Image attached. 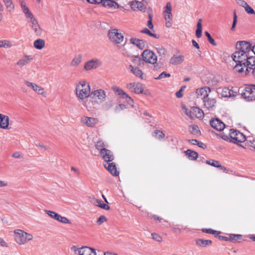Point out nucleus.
Here are the masks:
<instances>
[{
	"instance_id": "obj_41",
	"label": "nucleus",
	"mask_w": 255,
	"mask_h": 255,
	"mask_svg": "<svg viewBox=\"0 0 255 255\" xmlns=\"http://www.w3.org/2000/svg\"><path fill=\"white\" fill-rule=\"evenodd\" d=\"M140 32L142 33L146 34H147V35H149L150 36L153 37H154L155 38H157L158 39V38H159V35L152 33L147 28H144L143 29H142L140 31Z\"/></svg>"
},
{
	"instance_id": "obj_18",
	"label": "nucleus",
	"mask_w": 255,
	"mask_h": 255,
	"mask_svg": "<svg viewBox=\"0 0 255 255\" xmlns=\"http://www.w3.org/2000/svg\"><path fill=\"white\" fill-rule=\"evenodd\" d=\"M184 59V57L183 55L175 54L170 59L169 62L171 64L173 65H177L181 64Z\"/></svg>"
},
{
	"instance_id": "obj_36",
	"label": "nucleus",
	"mask_w": 255,
	"mask_h": 255,
	"mask_svg": "<svg viewBox=\"0 0 255 255\" xmlns=\"http://www.w3.org/2000/svg\"><path fill=\"white\" fill-rule=\"evenodd\" d=\"M5 7L9 12L13 11L14 9V5L12 0H2Z\"/></svg>"
},
{
	"instance_id": "obj_25",
	"label": "nucleus",
	"mask_w": 255,
	"mask_h": 255,
	"mask_svg": "<svg viewBox=\"0 0 255 255\" xmlns=\"http://www.w3.org/2000/svg\"><path fill=\"white\" fill-rule=\"evenodd\" d=\"M128 69L136 77L143 79V73L141 70H140L137 67H134L131 65H130L128 67Z\"/></svg>"
},
{
	"instance_id": "obj_13",
	"label": "nucleus",
	"mask_w": 255,
	"mask_h": 255,
	"mask_svg": "<svg viewBox=\"0 0 255 255\" xmlns=\"http://www.w3.org/2000/svg\"><path fill=\"white\" fill-rule=\"evenodd\" d=\"M100 155L106 163L112 161L114 159V156L112 152L106 148L101 149Z\"/></svg>"
},
{
	"instance_id": "obj_23",
	"label": "nucleus",
	"mask_w": 255,
	"mask_h": 255,
	"mask_svg": "<svg viewBox=\"0 0 255 255\" xmlns=\"http://www.w3.org/2000/svg\"><path fill=\"white\" fill-rule=\"evenodd\" d=\"M131 44L136 46L139 49L142 50L145 47V43L142 39L131 37L129 39Z\"/></svg>"
},
{
	"instance_id": "obj_49",
	"label": "nucleus",
	"mask_w": 255,
	"mask_h": 255,
	"mask_svg": "<svg viewBox=\"0 0 255 255\" xmlns=\"http://www.w3.org/2000/svg\"><path fill=\"white\" fill-rule=\"evenodd\" d=\"M154 136L158 139H162L164 137V134L159 130H156L154 132Z\"/></svg>"
},
{
	"instance_id": "obj_9",
	"label": "nucleus",
	"mask_w": 255,
	"mask_h": 255,
	"mask_svg": "<svg viewBox=\"0 0 255 255\" xmlns=\"http://www.w3.org/2000/svg\"><path fill=\"white\" fill-rule=\"evenodd\" d=\"M102 64V62L101 60L93 58L85 63L84 68L87 71H89L100 67Z\"/></svg>"
},
{
	"instance_id": "obj_44",
	"label": "nucleus",
	"mask_w": 255,
	"mask_h": 255,
	"mask_svg": "<svg viewBox=\"0 0 255 255\" xmlns=\"http://www.w3.org/2000/svg\"><path fill=\"white\" fill-rule=\"evenodd\" d=\"M12 46L10 41L8 40H0V47L8 48Z\"/></svg>"
},
{
	"instance_id": "obj_21",
	"label": "nucleus",
	"mask_w": 255,
	"mask_h": 255,
	"mask_svg": "<svg viewBox=\"0 0 255 255\" xmlns=\"http://www.w3.org/2000/svg\"><path fill=\"white\" fill-rule=\"evenodd\" d=\"M24 83L29 87L31 88L34 91L39 94L42 95L44 93V89L35 83L25 81Z\"/></svg>"
},
{
	"instance_id": "obj_39",
	"label": "nucleus",
	"mask_w": 255,
	"mask_h": 255,
	"mask_svg": "<svg viewBox=\"0 0 255 255\" xmlns=\"http://www.w3.org/2000/svg\"><path fill=\"white\" fill-rule=\"evenodd\" d=\"M131 61L133 63L138 66H142L144 64L143 59H141L138 55L132 56L131 57Z\"/></svg>"
},
{
	"instance_id": "obj_19",
	"label": "nucleus",
	"mask_w": 255,
	"mask_h": 255,
	"mask_svg": "<svg viewBox=\"0 0 255 255\" xmlns=\"http://www.w3.org/2000/svg\"><path fill=\"white\" fill-rule=\"evenodd\" d=\"M172 6L170 2L166 3L165 7V10L163 12L164 17L165 20H172L173 15L172 14Z\"/></svg>"
},
{
	"instance_id": "obj_46",
	"label": "nucleus",
	"mask_w": 255,
	"mask_h": 255,
	"mask_svg": "<svg viewBox=\"0 0 255 255\" xmlns=\"http://www.w3.org/2000/svg\"><path fill=\"white\" fill-rule=\"evenodd\" d=\"M22 11H23V13H24L25 17L27 18H32V16H33V14L30 11L28 7L27 6H26L24 8H23Z\"/></svg>"
},
{
	"instance_id": "obj_26",
	"label": "nucleus",
	"mask_w": 255,
	"mask_h": 255,
	"mask_svg": "<svg viewBox=\"0 0 255 255\" xmlns=\"http://www.w3.org/2000/svg\"><path fill=\"white\" fill-rule=\"evenodd\" d=\"M8 125V117L0 114V128L2 129H7Z\"/></svg>"
},
{
	"instance_id": "obj_15",
	"label": "nucleus",
	"mask_w": 255,
	"mask_h": 255,
	"mask_svg": "<svg viewBox=\"0 0 255 255\" xmlns=\"http://www.w3.org/2000/svg\"><path fill=\"white\" fill-rule=\"evenodd\" d=\"M28 22L30 27L34 30V33L37 35H40L41 34V29L36 19L33 16L32 18H29Z\"/></svg>"
},
{
	"instance_id": "obj_47",
	"label": "nucleus",
	"mask_w": 255,
	"mask_h": 255,
	"mask_svg": "<svg viewBox=\"0 0 255 255\" xmlns=\"http://www.w3.org/2000/svg\"><path fill=\"white\" fill-rule=\"evenodd\" d=\"M205 35L207 36L208 40L211 44L214 46L217 45L215 40L211 37L210 34L208 31L205 32Z\"/></svg>"
},
{
	"instance_id": "obj_40",
	"label": "nucleus",
	"mask_w": 255,
	"mask_h": 255,
	"mask_svg": "<svg viewBox=\"0 0 255 255\" xmlns=\"http://www.w3.org/2000/svg\"><path fill=\"white\" fill-rule=\"evenodd\" d=\"M202 19H199L197 24V29L196 30V36L197 38H200L202 36Z\"/></svg>"
},
{
	"instance_id": "obj_53",
	"label": "nucleus",
	"mask_w": 255,
	"mask_h": 255,
	"mask_svg": "<svg viewBox=\"0 0 255 255\" xmlns=\"http://www.w3.org/2000/svg\"><path fill=\"white\" fill-rule=\"evenodd\" d=\"M151 236L153 240H154L158 242H161L162 241L161 237L156 233H152Z\"/></svg>"
},
{
	"instance_id": "obj_48",
	"label": "nucleus",
	"mask_w": 255,
	"mask_h": 255,
	"mask_svg": "<svg viewBox=\"0 0 255 255\" xmlns=\"http://www.w3.org/2000/svg\"><path fill=\"white\" fill-rule=\"evenodd\" d=\"M190 128L191 129L190 132L192 134H196L199 132V128L197 125H192L189 126Z\"/></svg>"
},
{
	"instance_id": "obj_12",
	"label": "nucleus",
	"mask_w": 255,
	"mask_h": 255,
	"mask_svg": "<svg viewBox=\"0 0 255 255\" xmlns=\"http://www.w3.org/2000/svg\"><path fill=\"white\" fill-rule=\"evenodd\" d=\"M127 88L135 94H142L143 91V85L139 83H129L127 84Z\"/></svg>"
},
{
	"instance_id": "obj_37",
	"label": "nucleus",
	"mask_w": 255,
	"mask_h": 255,
	"mask_svg": "<svg viewBox=\"0 0 255 255\" xmlns=\"http://www.w3.org/2000/svg\"><path fill=\"white\" fill-rule=\"evenodd\" d=\"M45 41L42 39H38L33 43L34 47L38 50L42 49L45 46Z\"/></svg>"
},
{
	"instance_id": "obj_38",
	"label": "nucleus",
	"mask_w": 255,
	"mask_h": 255,
	"mask_svg": "<svg viewBox=\"0 0 255 255\" xmlns=\"http://www.w3.org/2000/svg\"><path fill=\"white\" fill-rule=\"evenodd\" d=\"M82 61V55L78 54L76 55L73 59L72 60L70 65L73 67H77L81 62Z\"/></svg>"
},
{
	"instance_id": "obj_34",
	"label": "nucleus",
	"mask_w": 255,
	"mask_h": 255,
	"mask_svg": "<svg viewBox=\"0 0 255 255\" xmlns=\"http://www.w3.org/2000/svg\"><path fill=\"white\" fill-rule=\"evenodd\" d=\"M32 60V58L29 56H25L23 58L20 59L18 62L17 65L20 67H22L28 63H29Z\"/></svg>"
},
{
	"instance_id": "obj_6",
	"label": "nucleus",
	"mask_w": 255,
	"mask_h": 255,
	"mask_svg": "<svg viewBox=\"0 0 255 255\" xmlns=\"http://www.w3.org/2000/svg\"><path fill=\"white\" fill-rule=\"evenodd\" d=\"M108 37L111 42L117 45L121 44L124 39L123 34L119 32V30L115 28L109 30Z\"/></svg>"
},
{
	"instance_id": "obj_17",
	"label": "nucleus",
	"mask_w": 255,
	"mask_h": 255,
	"mask_svg": "<svg viewBox=\"0 0 255 255\" xmlns=\"http://www.w3.org/2000/svg\"><path fill=\"white\" fill-rule=\"evenodd\" d=\"M78 253L80 255H97L95 249L86 246L79 248Z\"/></svg>"
},
{
	"instance_id": "obj_58",
	"label": "nucleus",
	"mask_w": 255,
	"mask_h": 255,
	"mask_svg": "<svg viewBox=\"0 0 255 255\" xmlns=\"http://www.w3.org/2000/svg\"><path fill=\"white\" fill-rule=\"evenodd\" d=\"M0 245L4 247H8V244L4 241L2 238H0Z\"/></svg>"
},
{
	"instance_id": "obj_1",
	"label": "nucleus",
	"mask_w": 255,
	"mask_h": 255,
	"mask_svg": "<svg viewBox=\"0 0 255 255\" xmlns=\"http://www.w3.org/2000/svg\"><path fill=\"white\" fill-rule=\"evenodd\" d=\"M237 51L232 55L236 62L234 70L239 73L246 75L252 70V73L255 77V45L248 41H239L236 44Z\"/></svg>"
},
{
	"instance_id": "obj_59",
	"label": "nucleus",
	"mask_w": 255,
	"mask_h": 255,
	"mask_svg": "<svg viewBox=\"0 0 255 255\" xmlns=\"http://www.w3.org/2000/svg\"><path fill=\"white\" fill-rule=\"evenodd\" d=\"M187 141L192 144H193V145H197L198 144V140H197V139H187Z\"/></svg>"
},
{
	"instance_id": "obj_57",
	"label": "nucleus",
	"mask_w": 255,
	"mask_h": 255,
	"mask_svg": "<svg viewBox=\"0 0 255 255\" xmlns=\"http://www.w3.org/2000/svg\"><path fill=\"white\" fill-rule=\"evenodd\" d=\"M88 2L92 4H100L102 0H86Z\"/></svg>"
},
{
	"instance_id": "obj_64",
	"label": "nucleus",
	"mask_w": 255,
	"mask_h": 255,
	"mask_svg": "<svg viewBox=\"0 0 255 255\" xmlns=\"http://www.w3.org/2000/svg\"><path fill=\"white\" fill-rule=\"evenodd\" d=\"M175 95L177 98H180L183 97L182 91H181V90H179L176 93Z\"/></svg>"
},
{
	"instance_id": "obj_43",
	"label": "nucleus",
	"mask_w": 255,
	"mask_h": 255,
	"mask_svg": "<svg viewBox=\"0 0 255 255\" xmlns=\"http://www.w3.org/2000/svg\"><path fill=\"white\" fill-rule=\"evenodd\" d=\"M202 231L204 233H207V234H213V235H218L220 234V233H221L220 231H218L214 230H213V229H212L211 228H209V229L204 228V229H202Z\"/></svg>"
},
{
	"instance_id": "obj_42",
	"label": "nucleus",
	"mask_w": 255,
	"mask_h": 255,
	"mask_svg": "<svg viewBox=\"0 0 255 255\" xmlns=\"http://www.w3.org/2000/svg\"><path fill=\"white\" fill-rule=\"evenodd\" d=\"M242 238V236L241 235H235V234H230L229 237V241L235 242L238 240H241Z\"/></svg>"
},
{
	"instance_id": "obj_24",
	"label": "nucleus",
	"mask_w": 255,
	"mask_h": 255,
	"mask_svg": "<svg viewBox=\"0 0 255 255\" xmlns=\"http://www.w3.org/2000/svg\"><path fill=\"white\" fill-rule=\"evenodd\" d=\"M204 108H206L207 110L212 109L216 104V100L213 98H206L203 99Z\"/></svg>"
},
{
	"instance_id": "obj_51",
	"label": "nucleus",
	"mask_w": 255,
	"mask_h": 255,
	"mask_svg": "<svg viewBox=\"0 0 255 255\" xmlns=\"http://www.w3.org/2000/svg\"><path fill=\"white\" fill-rule=\"evenodd\" d=\"M157 53L161 56H164L166 53V50L162 46L156 48Z\"/></svg>"
},
{
	"instance_id": "obj_63",
	"label": "nucleus",
	"mask_w": 255,
	"mask_h": 255,
	"mask_svg": "<svg viewBox=\"0 0 255 255\" xmlns=\"http://www.w3.org/2000/svg\"><path fill=\"white\" fill-rule=\"evenodd\" d=\"M19 2L22 9L27 6L24 0H19Z\"/></svg>"
},
{
	"instance_id": "obj_4",
	"label": "nucleus",
	"mask_w": 255,
	"mask_h": 255,
	"mask_svg": "<svg viewBox=\"0 0 255 255\" xmlns=\"http://www.w3.org/2000/svg\"><path fill=\"white\" fill-rule=\"evenodd\" d=\"M15 242L19 245L25 244L27 242L33 239V236L21 230H15L14 231Z\"/></svg>"
},
{
	"instance_id": "obj_7",
	"label": "nucleus",
	"mask_w": 255,
	"mask_h": 255,
	"mask_svg": "<svg viewBox=\"0 0 255 255\" xmlns=\"http://www.w3.org/2000/svg\"><path fill=\"white\" fill-rule=\"evenodd\" d=\"M229 130L230 137H231L230 142L238 144L239 143L245 141L246 137L243 133L234 129H230Z\"/></svg>"
},
{
	"instance_id": "obj_16",
	"label": "nucleus",
	"mask_w": 255,
	"mask_h": 255,
	"mask_svg": "<svg viewBox=\"0 0 255 255\" xmlns=\"http://www.w3.org/2000/svg\"><path fill=\"white\" fill-rule=\"evenodd\" d=\"M81 121L84 124L90 128L94 127L99 123L98 119L87 116L82 117Z\"/></svg>"
},
{
	"instance_id": "obj_56",
	"label": "nucleus",
	"mask_w": 255,
	"mask_h": 255,
	"mask_svg": "<svg viewBox=\"0 0 255 255\" xmlns=\"http://www.w3.org/2000/svg\"><path fill=\"white\" fill-rule=\"evenodd\" d=\"M195 112H197V116L198 118H201L204 116V113L202 110L198 108H196L194 110Z\"/></svg>"
},
{
	"instance_id": "obj_20",
	"label": "nucleus",
	"mask_w": 255,
	"mask_h": 255,
	"mask_svg": "<svg viewBox=\"0 0 255 255\" xmlns=\"http://www.w3.org/2000/svg\"><path fill=\"white\" fill-rule=\"evenodd\" d=\"M221 95L224 98L235 97L237 95V92L234 91L233 88L229 89L228 87H224L222 90Z\"/></svg>"
},
{
	"instance_id": "obj_29",
	"label": "nucleus",
	"mask_w": 255,
	"mask_h": 255,
	"mask_svg": "<svg viewBox=\"0 0 255 255\" xmlns=\"http://www.w3.org/2000/svg\"><path fill=\"white\" fill-rule=\"evenodd\" d=\"M101 3L104 7L108 8L118 7V4L113 0H102Z\"/></svg>"
},
{
	"instance_id": "obj_31",
	"label": "nucleus",
	"mask_w": 255,
	"mask_h": 255,
	"mask_svg": "<svg viewBox=\"0 0 255 255\" xmlns=\"http://www.w3.org/2000/svg\"><path fill=\"white\" fill-rule=\"evenodd\" d=\"M185 154L190 160H194L198 157V153L191 149H187L185 151Z\"/></svg>"
},
{
	"instance_id": "obj_3",
	"label": "nucleus",
	"mask_w": 255,
	"mask_h": 255,
	"mask_svg": "<svg viewBox=\"0 0 255 255\" xmlns=\"http://www.w3.org/2000/svg\"><path fill=\"white\" fill-rule=\"evenodd\" d=\"M239 92L247 101H255V85H249L240 88Z\"/></svg>"
},
{
	"instance_id": "obj_45",
	"label": "nucleus",
	"mask_w": 255,
	"mask_h": 255,
	"mask_svg": "<svg viewBox=\"0 0 255 255\" xmlns=\"http://www.w3.org/2000/svg\"><path fill=\"white\" fill-rule=\"evenodd\" d=\"M105 146H106V144L102 140H98L95 144V147L97 149L100 150V151L102 148H105Z\"/></svg>"
},
{
	"instance_id": "obj_8",
	"label": "nucleus",
	"mask_w": 255,
	"mask_h": 255,
	"mask_svg": "<svg viewBox=\"0 0 255 255\" xmlns=\"http://www.w3.org/2000/svg\"><path fill=\"white\" fill-rule=\"evenodd\" d=\"M90 98L94 100L97 99L98 100L97 103H102L106 99V94L103 90L98 89L91 93Z\"/></svg>"
},
{
	"instance_id": "obj_11",
	"label": "nucleus",
	"mask_w": 255,
	"mask_h": 255,
	"mask_svg": "<svg viewBox=\"0 0 255 255\" xmlns=\"http://www.w3.org/2000/svg\"><path fill=\"white\" fill-rule=\"evenodd\" d=\"M45 212L52 218L54 219L59 222L64 224H71V221L69 220L67 218L61 216L60 215L57 214L55 212L50 210H45Z\"/></svg>"
},
{
	"instance_id": "obj_55",
	"label": "nucleus",
	"mask_w": 255,
	"mask_h": 255,
	"mask_svg": "<svg viewBox=\"0 0 255 255\" xmlns=\"http://www.w3.org/2000/svg\"><path fill=\"white\" fill-rule=\"evenodd\" d=\"M107 221V219L105 216L102 215L100 216V217L98 218V219L97 221V223L100 225L104 222H106Z\"/></svg>"
},
{
	"instance_id": "obj_62",
	"label": "nucleus",
	"mask_w": 255,
	"mask_h": 255,
	"mask_svg": "<svg viewBox=\"0 0 255 255\" xmlns=\"http://www.w3.org/2000/svg\"><path fill=\"white\" fill-rule=\"evenodd\" d=\"M12 157L15 158H20L21 156L20 155V154L18 152H15L12 154Z\"/></svg>"
},
{
	"instance_id": "obj_32",
	"label": "nucleus",
	"mask_w": 255,
	"mask_h": 255,
	"mask_svg": "<svg viewBox=\"0 0 255 255\" xmlns=\"http://www.w3.org/2000/svg\"><path fill=\"white\" fill-rule=\"evenodd\" d=\"M94 204H95L96 206L100 207L102 209L108 210L110 209V207L105 204L102 200L97 199H93V202Z\"/></svg>"
},
{
	"instance_id": "obj_52",
	"label": "nucleus",
	"mask_w": 255,
	"mask_h": 255,
	"mask_svg": "<svg viewBox=\"0 0 255 255\" xmlns=\"http://www.w3.org/2000/svg\"><path fill=\"white\" fill-rule=\"evenodd\" d=\"M169 77H170V74L167 73L166 72L163 71L161 74H160L159 75L157 78H155V79L160 80L163 78Z\"/></svg>"
},
{
	"instance_id": "obj_50",
	"label": "nucleus",
	"mask_w": 255,
	"mask_h": 255,
	"mask_svg": "<svg viewBox=\"0 0 255 255\" xmlns=\"http://www.w3.org/2000/svg\"><path fill=\"white\" fill-rule=\"evenodd\" d=\"M237 23V15L236 11H234V12L233 22V24H232V27L231 28V30L232 31H234L235 30V28L236 27Z\"/></svg>"
},
{
	"instance_id": "obj_60",
	"label": "nucleus",
	"mask_w": 255,
	"mask_h": 255,
	"mask_svg": "<svg viewBox=\"0 0 255 255\" xmlns=\"http://www.w3.org/2000/svg\"><path fill=\"white\" fill-rule=\"evenodd\" d=\"M172 20H165V26L166 27L169 28L172 25Z\"/></svg>"
},
{
	"instance_id": "obj_30",
	"label": "nucleus",
	"mask_w": 255,
	"mask_h": 255,
	"mask_svg": "<svg viewBox=\"0 0 255 255\" xmlns=\"http://www.w3.org/2000/svg\"><path fill=\"white\" fill-rule=\"evenodd\" d=\"M239 1H241V5L244 7L245 10L247 13L250 14H255V11L254 9L247 2L244 0H239Z\"/></svg>"
},
{
	"instance_id": "obj_22",
	"label": "nucleus",
	"mask_w": 255,
	"mask_h": 255,
	"mask_svg": "<svg viewBox=\"0 0 255 255\" xmlns=\"http://www.w3.org/2000/svg\"><path fill=\"white\" fill-rule=\"evenodd\" d=\"M104 166L113 176L119 175V172L117 171L115 163L108 162L104 164Z\"/></svg>"
},
{
	"instance_id": "obj_28",
	"label": "nucleus",
	"mask_w": 255,
	"mask_h": 255,
	"mask_svg": "<svg viewBox=\"0 0 255 255\" xmlns=\"http://www.w3.org/2000/svg\"><path fill=\"white\" fill-rule=\"evenodd\" d=\"M197 246L202 247H207L212 245V241L210 240H204L202 239H197L195 241Z\"/></svg>"
},
{
	"instance_id": "obj_54",
	"label": "nucleus",
	"mask_w": 255,
	"mask_h": 255,
	"mask_svg": "<svg viewBox=\"0 0 255 255\" xmlns=\"http://www.w3.org/2000/svg\"><path fill=\"white\" fill-rule=\"evenodd\" d=\"M221 137L226 141H230V140L231 139V137H230V133L229 135L225 134L224 132H222L220 134Z\"/></svg>"
},
{
	"instance_id": "obj_14",
	"label": "nucleus",
	"mask_w": 255,
	"mask_h": 255,
	"mask_svg": "<svg viewBox=\"0 0 255 255\" xmlns=\"http://www.w3.org/2000/svg\"><path fill=\"white\" fill-rule=\"evenodd\" d=\"M210 125L213 128L218 131H221L225 128V124L218 118L211 119Z\"/></svg>"
},
{
	"instance_id": "obj_5",
	"label": "nucleus",
	"mask_w": 255,
	"mask_h": 255,
	"mask_svg": "<svg viewBox=\"0 0 255 255\" xmlns=\"http://www.w3.org/2000/svg\"><path fill=\"white\" fill-rule=\"evenodd\" d=\"M142 58L143 60L145 63H148L151 64H156L154 66L155 70H157L159 68L157 62V56L150 50L146 49L143 51L142 53Z\"/></svg>"
},
{
	"instance_id": "obj_33",
	"label": "nucleus",
	"mask_w": 255,
	"mask_h": 255,
	"mask_svg": "<svg viewBox=\"0 0 255 255\" xmlns=\"http://www.w3.org/2000/svg\"><path fill=\"white\" fill-rule=\"evenodd\" d=\"M207 164L210 165L213 167L220 168L222 169L226 170V168L221 165L220 162L214 159H209L206 161Z\"/></svg>"
},
{
	"instance_id": "obj_10",
	"label": "nucleus",
	"mask_w": 255,
	"mask_h": 255,
	"mask_svg": "<svg viewBox=\"0 0 255 255\" xmlns=\"http://www.w3.org/2000/svg\"><path fill=\"white\" fill-rule=\"evenodd\" d=\"M113 90L118 94L120 97L125 99L129 105L133 106V100L129 96L118 87L113 88Z\"/></svg>"
},
{
	"instance_id": "obj_35",
	"label": "nucleus",
	"mask_w": 255,
	"mask_h": 255,
	"mask_svg": "<svg viewBox=\"0 0 255 255\" xmlns=\"http://www.w3.org/2000/svg\"><path fill=\"white\" fill-rule=\"evenodd\" d=\"M131 7L132 8H137L140 11L144 10L145 7L142 2L140 1H133L131 2Z\"/></svg>"
},
{
	"instance_id": "obj_27",
	"label": "nucleus",
	"mask_w": 255,
	"mask_h": 255,
	"mask_svg": "<svg viewBox=\"0 0 255 255\" xmlns=\"http://www.w3.org/2000/svg\"><path fill=\"white\" fill-rule=\"evenodd\" d=\"M211 92V89L208 87H205L200 89H198L196 90V93L198 95L203 96V99L208 97L209 94Z\"/></svg>"
},
{
	"instance_id": "obj_61",
	"label": "nucleus",
	"mask_w": 255,
	"mask_h": 255,
	"mask_svg": "<svg viewBox=\"0 0 255 255\" xmlns=\"http://www.w3.org/2000/svg\"><path fill=\"white\" fill-rule=\"evenodd\" d=\"M197 145L203 149H205L207 148V145L205 143L199 141H198V144Z\"/></svg>"
},
{
	"instance_id": "obj_2",
	"label": "nucleus",
	"mask_w": 255,
	"mask_h": 255,
	"mask_svg": "<svg viewBox=\"0 0 255 255\" xmlns=\"http://www.w3.org/2000/svg\"><path fill=\"white\" fill-rule=\"evenodd\" d=\"M76 95L79 100H84L90 97L91 89L89 84H86L85 81H80L76 86Z\"/></svg>"
}]
</instances>
